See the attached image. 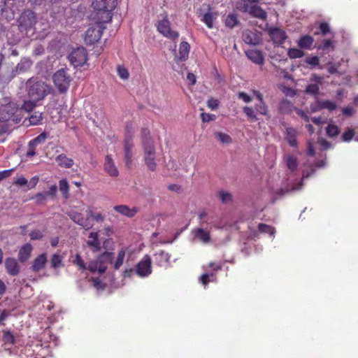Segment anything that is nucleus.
<instances>
[{
    "label": "nucleus",
    "instance_id": "f257e3e1",
    "mask_svg": "<svg viewBox=\"0 0 358 358\" xmlns=\"http://www.w3.org/2000/svg\"><path fill=\"white\" fill-rule=\"evenodd\" d=\"M141 140L143 149L145 163L150 171H154L157 168L155 162L156 150L154 141L150 136V131L148 128L141 129Z\"/></svg>",
    "mask_w": 358,
    "mask_h": 358
},
{
    "label": "nucleus",
    "instance_id": "f03ea898",
    "mask_svg": "<svg viewBox=\"0 0 358 358\" xmlns=\"http://www.w3.org/2000/svg\"><path fill=\"white\" fill-rule=\"evenodd\" d=\"M92 6L94 10L92 15L94 20L109 22L112 20V11L117 6V0H93Z\"/></svg>",
    "mask_w": 358,
    "mask_h": 358
},
{
    "label": "nucleus",
    "instance_id": "7ed1b4c3",
    "mask_svg": "<svg viewBox=\"0 0 358 358\" xmlns=\"http://www.w3.org/2000/svg\"><path fill=\"white\" fill-rule=\"evenodd\" d=\"M26 88L28 97L36 101L43 100L52 90L50 85L34 78L27 80Z\"/></svg>",
    "mask_w": 358,
    "mask_h": 358
},
{
    "label": "nucleus",
    "instance_id": "20e7f679",
    "mask_svg": "<svg viewBox=\"0 0 358 358\" xmlns=\"http://www.w3.org/2000/svg\"><path fill=\"white\" fill-rule=\"evenodd\" d=\"M72 80L67 69H60L54 73L52 76L54 87L60 94H66L67 93Z\"/></svg>",
    "mask_w": 358,
    "mask_h": 358
},
{
    "label": "nucleus",
    "instance_id": "39448f33",
    "mask_svg": "<svg viewBox=\"0 0 358 358\" xmlns=\"http://www.w3.org/2000/svg\"><path fill=\"white\" fill-rule=\"evenodd\" d=\"M161 16L162 19L159 20L155 24L157 31L168 39L173 41H177L180 36L179 32L172 29L168 14L164 13Z\"/></svg>",
    "mask_w": 358,
    "mask_h": 358
},
{
    "label": "nucleus",
    "instance_id": "423d86ee",
    "mask_svg": "<svg viewBox=\"0 0 358 358\" xmlns=\"http://www.w3.org/2000/svg\"><path fill=\"white\" fill-rule=\"evenodd\" d=\"M18 22L19 28L21 31H25L26 34H28L29 31L34 34L37 22L36 15L31 10H25L20 15Z\"/></svg>",
    "mask_w": 358,
    "mask_h": 358
},
{
    "label": "nucleus",
    "instance_id": "0eeeda50",
    "mask_svg": "<svg viewBox=\"0 0 358 358\" xmlns=\"http://www.w3.org/2000/svg\"><path fill=\"white\" fill-rule=\"evenodd\" d=\"M108 22L94 20V24L90 26L85 32V41L87 45H92L98 42L106 29L104 24Z\"/></svg>",
    "mask_w": 358,
    "mask_h": 358
},
{
    "label": "nucleus",
    "instance_id": "6e6552de",
    "mask_svg": "<svg viewBox=\"0 0 358 358\" xmlns=\"http://www.w3.org/2000/svg\"><path fill=\"white\" fill-rule=\"evenodd\" d=\"M20 113V109L15 102H9L1 106L0 108V120L3 122L13 121L18 122L21 118L18 117Z\"/></svg>",
    "mask_w": 358,
    "mask_h": 358
},
{
    "label": "nucleus",
    "instance_id": "1a4fd4ad",
    "mask_svg": "<svg viewBox=\"0 0 358 358\" xmlns=\"http://www.w3.org/2000/svg\"><path fill=\"white\" fill-rule=\"evenodd\" d=\"M69 60L75 67L83 66L87 61V52L83 47L73 50L70 55Z\"/></svg>",
    "mask_w": 358,
    "mask_h": 358
},
{
    "label": "nucleus",
    "instance_id": "9d476101",
    "mask_svg": "<svg viewBox=\"0 0 358 358\" xmlns=\"http://www.w3.org/2000/svg\"><path fill=\"white\" fill-rule=\"evenodd\" d=\"M241 10L243 12L248 13L251 16L260 20H264L267 17L266 12L259 6L256 4L249 5L248 3L244 2Z\"/></svg>",
    "mask_w": 358,
    "mask_h": 358
},
{
    "label": "nucleus",
    "instance_id": "9b49d317",
    "mask_svg": "<svg viewBox=\"0 0 358 358\" xmlns=\"http://www.w3.org/2000/svg\"><path fill=\"white\" fill-rule=\"evenodd\" d=\"M68 215L75 223L86 230L93 227V224L89 220V217L84 218L81 213L72 210L68 213Z\"/></svg>",
    "mask_w": 358,
    "mask_h": 358
},
{
    "label": "nucleus",
    "instance_id": "f8f14e48",
    "mask_svg": "<svg viewBox=\"0 0 358 358\" xmlns=\"http://www.w3.org/2000/svg\"><path fill=\"white\" fill-rule=\"evenodd\" d=\"M151 271V259L146 255L136 265V273L141 277H145L150 275Z\"/></svg>",
    "mask_w": 358,
    "mask_h": 358
},
{
    "label": "nucleus",
    "instance_id": "ddd939ff",
    "mask_svg": "<svg viewBox=\"0 0 358 358\" xmlns=\"http://www.w3.org/2000/svg\"><path fill=\"white\" fill-rule=\"evenodd\" d=\"M4 264L6 271L8 275L11 276H16L20 273V266L15 258H6Z\"/></svg>",
    "mask_w": 358,
    "mask_h": 358
},
{
    "label": "nucleus",
    "instance_id": "4468645a",
    "mask_svg": "<svg viewBox=\"0 0 358 358\" xmlns=\"http://www.w3.org/2000/svg\"><path fill=\"white\" fill-rule=\"evenodd\" d=\"M268 34L273 43L278 45L284 43L287 38L285 31L277 27H271L268 30Z\"/></svg>",
    "mask_w": 358,
    "mask_h": 358
},
{
    "label": "nucleus",
    "instance_id": "2eb2a0df",
    "mask_svg": "<svg viewBox=\"0 0 358 358\" xmlns=\"http://www.w3.org/2000/svg\"><path fill=\"white\" fill-rule=\"evenodd\" d=\"M123 143L125 164L128 168H131L134 156V144L133 141H123Z\"/></svg>",
    "mask_w": 358,
    "mask_h": 358
},
{
    "label": "nucleus",
    "instance_id": "dca6fc26",
    "mask_svg": "<svg viewBox=\"0 0 358 358\" xmlns=\"http://www.w3.org/2000/svg\"><path fill=\"white\" fill-rule=\"evenodd\" d=\"M103 169L104 171L111 177H117L119 175V171L110 155H107L106 156Z\"/></svg>",
    "mask_w": 358,
    "mask_h": 358
},
{
    "label": "nucleus",
    "instance_id": "f3484780",
    "mask_svg": "<svg viewBox=\"0 0 358 358\" xmlns=\"http://www.w3.org/2000/svg\"><path fill=\"white\" fill-rule=\"evenodd\" d=\"M247 57L253 63L259 65H263L264 63V56L261 50H248L245 52Z\"/></svg>",
    "mask_w": 358,
    "mask_h": 358
},
{
    "label": "nucleus",
    "instance_id": "a211bd4d",
    "mask_svg": "<svg viewBox=\"0 0 358 358\" xmlns=\"http://www.w3.org/2000/svg\"><path fill=\"white\" fill-rule=\"evenodd\" d=\"M86 245L94 252L100 251L101 243L99 240V233L90 232Z\"/></svg>",
    "mask_w": 358,
    "mask_h": 358
},
{
    "label": "nucleus",
    "instance_id": "6ab92c4d",
    "mask_svg": "<svg viewBox=\"0 0 358 358\" xmlns=\"http://www.w3.org/2000/svg\"><path fill=\"white\" fill-rule=\"evenodd\" d=\"M113 209L115 212L129 218L134 217L138 212V208L136 207L130 208L127 205L115 206Z\"/></svg>",
    "mask_w": 358,
    "mask_h": 358
},
{
    "label": "nucleus",
    "instance_id": "aec40b11",
    "mask_svg": "<svg viewBox=\"0 0 358 358\" xmlns=\"http://www.w3.org/2000/svg\"><path fill=\"white\" fill-rule=\"evenodd\" d=\"M190 50V45L186 41H182L179 45L178 55H177L175 59L177 62H184L188 58Z\"/></svg>",
    "mask_w": 358,
    "mask_h": 358
},
{
    "label": "nucleus",
    "instance_id": "412c9836",
    "mask_svg": "<svg viewBox=\"0 0 358 358\" xmlns=\"http://www.w3.org/2000/svg\"><path fill=\"white\" fill-rule=\"evenodd\" d=\"M32 250L33 248L30 243L23 245L20 248L18 253V259L20 262L22 263L27 262L29 259Z\"/></svg>",
    "mask_w": 358,
    "mask_h": 358
},
{
    "label": "nucleus",
    "instance_id": "4be33fe9",
    "mask_svg": "<svg viewBox=\"0 0 358 358\" xmlns=\"http://www.w3.org/2000/svg\"><path fill=\"white\" fill-rule=\"evenodd\" d=\"M47 262V255L46 253H43L38 255L33 262V264L31 266V269L34 272H38L41 269H43Z\"/></svg>",
    "mask_w": 358,
    "mask_h": 358
},
{
    "label": "nucleus",
    "instance_id": "5701e85b",
    "mask_svg": "<svg viewBox=\"0 0 358 358\" xmlns=\"http://www.w3.org/2000/svg\"><path fill=\"white\" fill-rule=\"evenodd\" d=\"M87 269L92 273L98 271L99 273L102 274L106 271L107 266L103 264H100L97 258L96 260H92L89 262Z\"/></svg>",
    "mask_w": 358,
    "mask_h": 358
},
{
    "label": "nucleus",
    "instance_id": "b1692460",
    "mask_svg": "<svg viewBox=\"0 0 358 358\" xmlns=\"http://www.w3.org/2000/svg\"><path fill=\"white\" fill-rule=\"evenodd\" d=\"M297 131L292 127H287L286 129L285 140L287 141L289 145L292 147L296 148L298 146V142L296 140Z\"/></svg>",
    "mask_w": 358,
    "mask_h": 358
},
{
    "label": "nucleus",
    "instance_id": "393cba45",
    "mask_svg": "<svg viewBox=\"0 0 358 358\" xmlns=\"http://www.w3.org/2000/svg\"><path fill=\"white\" fill-rule=\"evenodd\" d=\"M218 14L217 12L209 11L204 13L202 16L201 21L205 23L208 28H213V22L217 19Z\"/></svg>",
    "mask_w": 358,
    "mask_h": 358
},
{
    "label": "nucleus",
    "instance_id": "a878e982",
    "mask_svg": "<svg viewBox=\"0 0 358 358\" xmlns=\"http://www.w3.org/2000/svg\"><path fill=\"white\" fill-rule=\"evenodd\" d=\"M86 213L87 217H89V220L92 219V220L99 223H101L105 220V215L101 212L95 211L94 209L92 207L87 208L86 210Z\"/></svg>",
    "mask_w": 358,
    "mask_h": 358
},
{
    "label": "nucleus",
    "instance_id": "bb28decb",
    "mask_svg": "<svg viewBox=\"0 0 358 358\" xmlns=\"http://www.w3.org/2000/svg\"><path fill=\"white\" fill-rule=\"evenodd\" d=\"M316 103L317 108L314 110L327 109L329 111H333L337 107L336 103L334 101L330 100H318L317 101Z\"/></svg>",
    "mask_w": 358,
    "mask_h": 358
},
{
    "label": "nucleus",
    "instance_id": "cd10ccee",
    "mask_svg": "<svg viewBox=\"0 0 358 358\" xmlns=\"http://www.w3.org/2000/svg\"><path fill=\"white\" fill-rule=\"evenodd\" d=\"M314 39L310 35H304L298 41V46L302 49L310 50L313 44Z\"/></svg>",
    "mask_w": 358,
    "mask_h": 358
},
{
    "label": "nucleus",
    "instance_id": "c85d7f7f",
    "mask_svg": "<svg viewBox=\"0 0 358 358\" xmlns=\"http://www.w3.org/2000/svg\"><path fill=\"white\" fill-rule=\"evenodd\" d=\"M55 160L59 166L66 169L71 168L74 164L73 160L71 158L67 157L65 154L59 155Z\"/></svg>",
    "mask_w": 358,
    "mask_h": 358
},
{
    "label": "nucleus",
    "instance_id": "c756f323",
    "mask_svg": "<svg viewBox=\"0 0 358 358\" xmlns=\"http://www.w3.org/2000/svg\"><path fill=\"white\" fill-rule=\"evenodd\" d=\"M33 64V62L31 59L24 57L21 59L20 62L17 64L16 66L17 71L18 73H23L29 71Z\"/></svg>",
    "mask_w": 358,
    "mask_h": 358
},
{
    "label": "nucleus",
    "instance_id": "7c9ffc66",
    "mask_svg": "<svg viewBox=\"0 0 358 358\" xmlns=\"http://www.w3.org/2000/svg\"><path fill=\"white\" fill-rule=\"evenodd\" d=\"M194 235L198 239H199L203 243H208L210 239V233L201 228H198L194 230Z\"/></svg>",
    "mask_w": 358,
    "mask_h": 358
},
{
    "label": "nucleus",
    "instance_id": "2f4dec72",
    "mask_svg": "<svg viewBox=\"0 0 358 358\" xmlns=\"http://www.w3.org/2000/svg\"><path fill=\"white\" fill-rule=\"evenodd\" d=\"M294 108L291 101L287 99L282 100L279 104V110L282 113H290L293 110H294Z\"/></svg>",
    "mask_w": 358,
    "mask_h": 358
},
{
    "label": "nucleus",
    "instance_id": "473e14b6",
    "mask_svg": "<svg viewBox=\"0 0 358 358\" xmlns=\"http://www.w3.org/2000/svg\"><path fill=\"white\" fill-rule=\"evenodd\" d=\"M239 23L238 15L236 13H229L225 19L224 24L227 27L232 29Z\"/></svg>",
    "mask_w": 358,
    "mask_h": 358
},
{
    "label": "nucleus",
    "instance_id": "72a5a7b5",
    "mask_svg": "<svg viewBox=\"0 0 358 358\" xmlns=\"http://www.w3.org/2000/svg\"><path fill=\"white\" fill-rule=\"evenodd\" d=\"M134 128L132 122H128L125 127V134L124 141H133L134 137Z\"/></svg>",
    "mask_w": 358,
    "mask_h": 358
},
{
    "label": "nucleus",
    "instance_id": "f704fd0d",
    "mask_svg": "<svg viewBox=\"0 0 358 358\" xmlns=\"http://www.w3.org/2000/svg\"><path fill=\"white\" fill-rule=\"evenodd\" d=\"M286 164L287 168L292 171L294 172L296 170L299 163L298 159L294 155H289L287 157Z\"/></svg>",
    "mask_w": 358,
    "mask_h": 358
},
{
    "label": "nucleus",
    "instance_id": "c9c22d12",
    "mask_svg": "<svg viewBox=\"0 0 358 358\" xmlns=\"http://www.w3.org/2000/svg\"><path fill=\"white\" fill-rule=\"evenodd\" d=\"M59 190L62 192L63 197L66 199L69 197V185L66 179L60 180L59 182Z\"/></svg>",
    "mask_w": 358,
    "mask_h": 358
},
{
    "label": "nucleus",
    "instance_id": "e433bc0d",
    "mask_svg": "<svg viewBox=\"0 0 358 358\" xmlns=\"http://www.w3.org/2000/svg\"><path fill=\"white\" fill-rule=\"evenodd\" d=\"M155 259L159 266L162 265L163 262L167 263L169 261L170 255L168 252L161 250L155 254Z\"/></svg>",
    "mask_w": 358,
    "mask_h": 358
},
{
    "label": "nucleus",
    "instance_id": "4c0bfd02",
    "mask_svg": "<svg viewBox=\"0 0 358 358\" xmlns=\"http://www.w3.org/2000/svg\"><path fill=\"white\" fill-rule=\"evenodd\" d=\"M72 262L80 271L83 272L87 270V265L80 254H76L75 255Z\"/></svg>",
    "mask_w": 358,
    "mask_h": 358
},
{
    "label": "nucleus",
    "instance_id": "58836bf2",
    "mask_svg": "<svg viewBox=\"0 0 358 358\" xmlns=\"http://www.w3.org/2000/svg\"><path fill=\"white\" fill-rule=\"evenodd\" d=\"M243 41L245 43L255 45L257 43V40L256 38V34L252 31H245L243 35Z\"/></svg>",
    "mask_w": 358,
    "mask_h": 358
},
{
    "label": "nucleus",
    "instance_id": "ea45409f",
    "mask_svg": "<svg viewBox=\"0 0 358 358\" xmlns=\"http://www.w3.org/2000/svg\"><path fill=\"white\" fill-rule=\"evenodd\" d=\"M114 253L112 252H104L99 256L98 259L100 264L105 265V263H112L113 259Z\"/></svg>",
    "mask_w": 358,
    "mask_h": 358
},
{
    "label": "nucleus",
    "instance_id": "a19ab883",
    "mask_svg": "<svg viewBox=\"0 0 358 358\" xmlns=\"http://www.w3.org/2000/svg\"><path fill=\"white\" fill-rule=\"evenodd\" d=\"M50 265L53 268H57L62 265V257L59 254H54L50 259Z\"/></svg>",
    "mask_w": 358,
    "mask_h": 358
},
{
    "label": "nucleus",
    "instance_id": "79ce46f5",
    "mask_svg": "<svg viewBox=\"0 0 358 358\" xmlns=\"http://www.w3.org/2000/svg\"><path fill=\"white\" fill-rule=\"evenodd\" d=\"M287 55L290 59L301 58L304 55V52L299 48H292L289 49Z\"/></svg>",
    "mask_w": 358,
    "mask_h": 358
},
{
    "label": "nucleus",
    "instance_id": "37998d69",
    "mask_svg": "<svg viewBox=\"0 0 358 358\" xmlns=\"http://www.w3.org/2000/svg\"><path fill=\"white\" fill-rule=\"evenodd\" d=\"M36 102H37L36 101L29 99V100H27V101H24L23 104L22 105L21 108H20V110H24L26 112H31L36 107Z\"/></svg>",
    "mask_w": 358,
    "mask_h": 358
},
{
    "label": "nucleus",
    "instance_id": "c03bdc74",
    "mask_svg": "<svg viewBox=\"0 0 358 358\" xmlns=\"http://www.w3.org/2000/svg\"><path fill=\"white\" fill-rule=\"evenodd\" d=\"M125 254L126 252L124 249H122L118 252L117 259L113 266L114 269L118 270L122 266V265L123 264Z\"/></svg>",
    "mask_w": 358,
    "mask_h": 358
},
{
    "label": "nucleus",
    "instance_id": "a18cd8bd",
    "mask_svg": "<svg viewBox=\"0 0 358 358\" xmlns=\"http://www.w3.org/2000/svg\"><path fill=\"white\" fill-rule=\"evenodd\" d=\"M327 134L329 137H336L338 135L340 130L337 125L329 124L326 128Z\"/></svg>",
    "mask_w": 358,
    "mask_h": 358
},
{
    "label": "nucleus",
    "instance_id": "49530a36",
    "mask_svg": "<svg viewBox=\"0 0 358 358\" xmlns=\"http://www.w3.org/2000/svg\"><path fill=\"white\" fill-rule=\"evenodd\" d=\"M43 120V113L40 112H34L29 117V122L32 125L40 124Z\"/></svg>",
    "mask_w": 358,
    "mask_h": 358
},
{
    "label": "nucleus",
    "instance_id": "de8ad7c7",
    "mask_svg": "<svg viewBox=\"0 0 358 358\" xmlns=\"http://www.w3.org/2000/svg\"><path fill=\"white\" fill-rule=\"evenodd\" d=\"M258 229L261 233L268 234L271 236L273 235L275 232V229L273 227L264 223L259 224Z\"/></svg>",
    "mask_w": 358,
    "mask_h": 358
},
{
    "label": "nucleus",
    "instance_id": "09e8293b",
    "mask_svg": "<svg viewBox=\"0 0 358 358\" xmlns=\"http://www.w3.org/2000/svg\"><path fill=\"white\" fill-rule=\"evenodd\" d=\"M243 113L245 114V115L250 119L252 121L255 122L258 120V118L255 113V110L252 108L245 106L243 108Z\"/></svg>",
    "mask_w": 358,
    "mask_h": 358
},
{
    "label": "nucleus",
    "instance_id": "8fccbe9b",
    "mask_svg": "<svg viewBox=\"0 0 358 358\" xmlns=\"http://www.w3.org/2000/svg\"><path fill=\"white\" fill-rule=\"evenodd\" d=\"M317 48L323 51H327L329 48L334 50L335 49V45L334 41L331 39H327L324 40L322 45H319Z\"/></svg>",
    "mask_w": 358,
    "mask_h": 358
},
{
    "label": "nucleus",
    "instance_id": "3c124183",
    "mask_svg": "<svg viewBox=\"0 0 358 358\" xmlns=\"http://www.w3.org/2000/svg\"><path fill=\"white\" fill-rule=\"evenodd\" d=\"M355 131L352 128H348L347 130L342 135V141L345 142H350L355 136Z\"/></svg>",
    "mask_w": 358,
    "mask_h": 358
},
{
    "label": "nucleus",
    "instance_id": "603ef678",
    "mask_svg": "<svg viewBox=\"0 0 358 358\" xmlns=\"http://www.w3.org/2000/svg\"><path fill=\"white\" fill-rule=\"evenodd\" d=\"M3 341L6 344H14L15 338L9 331H3Z\"/></svg>",
    "mask_w": 358,
    "mask_h": 358
},
{
    "label": "nucleus",
    "instance_id": "864d4df0",
    "mask_svg": "<svg viewBox=\"0 0 358 358\" xmlns=\"http://www.w3.org/2000/svg\"><path fill=\"white\" fill-rule=\"evenodd\" d=\"M320 92V87L317 84H310L306 88V93L317 96Z\"/></svg>",
    "mask_w": 358,
    "mask_h": 358
},
{
    "label": "nucleus",
    "instance_id": "5fc2aeb1",
    "mask_svg": "<svg viewBox=\"0 0 358 358\" xmlns=\"http://www.w3.org/2000/svg\"><path fill=\"white\" fill-rule=\"evenodd\" d=\"M215 136L218 138L219 141H220L222 143L229 144L232 142V138L229 135L227 134H224L222 132H216Z\"/></svg>",
    "mask_w": 358,
    "mask_h": 358
},
{
    "label": "nucleus",
    "instance_id": "6e6d98bb",
    "mask_svg": "<svg viewBox=\"0 0 358 358\" xmlns=\"http://www.w3.org/2000/svg\"><path fill=\"white\" fill-rule=\"evenodd\" d=\"M255 110L260 114L266 115L267 114L268 108L264 101L259 102L255 105Z\"/></svg>",
    "mask_w": 358,
    "mask_h": 358
},
{
    "label": "nucleus",
    "instance_id": "4d7b16f0",
    "mask_svg": "<svg viewBox=\"0 0 358 358\" xmlns=\"http://www.w3.org/2000/svg\"><path fill=\"white\" fill-rule=\"evenodd\" d=\"M219 196L222 203H228L232 199L231 194L228 192L220 191L219 192Z\"/></svg>",
    "mask_w": 358,
    "mask_h": 358
},
{
    "label": "nucleus",
    "instance_id": "13d9d810",
    "mask_svg": "<svg viewBox=\"0 0 358 358\" xmlns=\"http://www.w3.org/2000/svg\"><path fill=\"white\" fill-rule=\"evenodd\" d=\"M319 29L323 36H326L330 31L329 24L326 22H320Z\"/></svg>",
    "mask_w": 358,
    "mask_h": 358
},
{
    "label": "nucleus",
    "instance_id": "bf43d9fd",
    "mask_svg": "<svg viewBox=\"0 0 358 358\" xmlns=\"http://www.w3.org/2000/svg\"><path fill=\"white\" fill-rule=\"evenodd\" d=\"M306 62L312 66H319L320 59L317 56H312V57H307L306 59Z\"/></svg>",
    "mask_w": 358,
    "mask_h": 358
},
{
    "label": "nucleus",
    "instance_id": "052dcab7",
    "mask_svg": "<svg viewBox=\"0 0 358 358\" xmlns=\"http://www.w3.org/2000/svg\"><path fill=\"white\" fill-rule=\"evenodd\" d=\"M46 138H47V134H46V133L43 132V133H41V134H39L35 138L32 139L31 141L32 142V143H34L36 145H37L38 144L43 143Z\"/></svg>",
    "mask_w": 358,
    "mask_h": 358
},
{
    "label": "nucleus",
    "instance_id": "680f3d73",
    "mask_svg": "<svg viewBox=\"0 0 358 358\" xmlns=\"http://www.w3.org/2000/svg\"><path fill=\"white\" fill-rule=\"evenodd\" d=\"M29 236L31 240H41L43 235L41 231L34 229L29 233Z\"/></svg>",
    "mask_w": 358,
    "mask_h": 358
},
{
    "label": "nucleus",
    "instance_id": "e2e57ef3",
    "mask_svg": "<svg viewBox=\"0 0 358 358\" xmlns=\"http://www.w3.org/2000/svg\"><path fill=\"white\" fill-rule=\"evenodd\" d=\"M117 74L122 79H127L129 75L127 69L120 66L117 67Z\"/></svg>",
    "mask_w": 358,
    "mask_h": 358
},
{
    "label": "nucleus",
    "instance_id": "0e129e2a",
    "mask_svg": "<svg viewBox=\"0 0 358 358\" xmlns=\"http://www.w3.org/2000/svg\"><path fill=\"white\" fill-rule=\"evenodd\" d=\"M215 117H216L215 115L213 114L206 113H202L201 114V118L202 121L204 122H208L210 121L215 120Z\"/></svg>",
    "mask_w": 358,
    "mask_h": 358
},
{
    "label": "nucleus",
    "instance_id": "69168bd1",
    "mask_svg": "<svg viewBox=\"0 0 358 358\" xmlns=\"http://www.w3.org/2000/svg\"><path fill=\"white\" fill-rule=\"evenodd\" d=\"M36 145L34 143H32L31 141H29L28 143V150L27 152V157H33L36 155Z\"/></svg>",
    "mask_w": 358,
    "mask_h": 358
},
{
    "label": "nucleus",
    "instance_id": "338daca9",
    "mask_svg": "<svg viewBox=\"0 0 358 358\" xmlns=\"http://www.w3.org/2000/svg\"><path fill=\"white\" fill-rule=\"evenodd\" d=\"M210 276H214V274L213 273H211V274H207V273H204V274H202L200 278H199V281L204 285V286H206L209 282L210 281Z\"/></svg>",
    "mask_w": 358,
    "mask_h": 358
},
{
    "label": "nucleus",
    "instance_id": "774afa93",
    "mask_svg": "<svg viewBox=\"0 0 358 358\" xmlns=\"http://www.w3.org/2000/svg\"><path fill=\"white\" fill-rule=\"evenodd\" d=\"M343 114L345 116H352L355 113V110L352 106H346L342 109Z\"/></svg>",
    "mask_w": 358,
    "mask_h": 358
}]
</instances>
